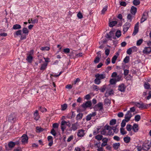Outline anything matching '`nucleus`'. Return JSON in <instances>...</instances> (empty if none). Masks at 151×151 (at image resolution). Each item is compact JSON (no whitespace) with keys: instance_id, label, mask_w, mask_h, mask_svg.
I'll return each instance as SVG.
<instances>
[{"instance_id":"obj_25","label":"nucleus","mask_w":151,"mask_h":151,"mask_svg":"<svg viewBox=\"0 0 151 151\" xmlns=\"http://www.w3.org/2000/svg\"><path fill=\"white\" fill-rule=\"evenodd\" d=\"M142 150V147L140 146L137 145V146H135L134 149L133 150V151H141Z\"/></svg>"},{"instance_id":"obj_46","label":"nucleus","mask_w":151,"mask_h":151,"mask_svg":"<svg viewBox=\"0 0 151 151\" xmlns=\"http://www.w3.org/2000/svg\"><path fill=\"white\" fill-rule=\"evenodd\" d=\"M47 63H44L42 65L40 69L41 70H45L47 67Z\"/></svg>"},{"instance_id":"obj_61","label":"nucleus","mask_w":151,"mask_h":151,"mask_svg":"<svg viewBox=\"0 0 151 151\" xmlns=\"http://www.w3.org/2000/svg\"><path fill=\"white\" fill-rule=\"evenodd\" d=\"M100 58L99 57H97L96 58V59H95L94 60V62L95 63H98L99 61Z\"/></svg>"},{"instance_id":"obj_54","label":"nucleus","mask_w":151,"mask_h":151,"mask_svg":"<svg viewBox=\"0 0 151 151\" xmlns=\"http://www.w3.org/2000/svg\"><path fill=\"white\" fill-rule=\"evenodd\" d=\"M59 127V124L57 123H55L52 124V127L53 128H58Z\"/></svg>"},{"instance_id":"obj_27","label":"nucleus","mask_w":151,"mask_h":151,"mask_svg":"<svg viewBox=\"0 0 151 151\" xmlns=\"http://www.w3.org/2000/svg\"><path fill=\"white\" fill-rule=\"evenodd\" d=\"M120 145L119 143H116L113 144V147L115 150H117L118 149Z\"/></svg>"},{"instance_id":"obj_10","label":"nucleus","mask_w":151,"mask_h":151,"mask_svg":"<svg viewBox=\"0 0 151 151\" xmlns=\"http://www.w3.org/2000/svg\"><path fill=\"white\" fill-rule=\"evenodd\" d=\"M8 120L10 122L12 123L14 122L16 120L15 114H10L8 117Z\"/></svg>"},{"instance_id":"obj_6","label":"nucleus","mask_w":151,"mask_h":151,"mask_svg":"<svg viewBox=\"0 0 151 151\" xmlns=\"http://www.w3.org/2000/svg\"><path fill=\"white\" fill-rule=\"evenodd\" d=\"M86 134L85 131L83 129H79L77 132V136L79 137H82Z\"/></svg>"},{"instance_id":"obj_63","label":"nucleus","mask_w":151,"mask_h":151,"mask_svg":"<svg viewBox=\"0 0 151 151\" xmlns=\"http://www.w3.org/2000/svg\"><path fill=\"white\" fill-rule=\"evenodd\" d=\"M109 50L108 49H106L105 50V54L106 55V56H108L109 53Z\"/></svg>"},{"instance_id":"obj_28","label":"nucleus","mask_w":151,"mask_h":151,"mask_svg":"<svg viewBox=\"0 0 151 151\" xmlns=\"http://www.w3.org/2000/svg\"><path fill=\"white\" fill-rule=\"evenodd\" d=\"M141 119V116L139 115H135L134 117V120L136 122H139Z\"/></svg>"},{"instance_id":"obj_2","label":"nucleus","mask_w":151,"mask_h":151,"mask_svg":"<svg viewBox=\"0 0 151 151\" xmlns=\"http://www.w3.org/2000/svg\"><path fill=\"white\" fill-rule=\"evenodd\" d=\"M133 105H134L139 108L140 109H146L147 108V104L145 105L144 104L142 103H140L137 102H133Z\"/></svg>"},{"instance_id":"obj_59","label":"nucleus","mask_w":151,"mask_h":151,"mask_svg":"<svg viewBox=\"0 0 151 151\" xmlns=\"http://www.w3.org/2000/svg\"><path fill=\"white\" fill-rule=\"evenodd\" d=\"M106 89V87L105 86H103L100 89V91L101 92H104Z\"/></svg>"},{"instance_id":"obj_45","label":"nucleus","mask_w":151,"mask_h":151,"mask_svg":"<svg viewBox=\"0 0 151 151\" xmlns=\"http://www.w3.org/2000/svg\"><path fill=\"white\" fill-rule=\"evenodd\" d=\"M116 120L115 119H112L110 122V124L111 125H114L116 124Z\"/></svg>"},{"instance_id":"obj_1","label":"nucleus","mask_w":151,"mask_h":151,"mask_svg":"<svg viewBox=\"0 0 151 151\" xmlns=\"http://www.w3.org/2000/svg\"><path fill=\"white\" fill-rule=\"evenodd\" d=\"M70 125V123L68 122H66L64 120L62 121L61 124V128L63 133H64L65 129L67 126L69 127Z\"/></svg>"},{"instance_id":"obj_20","label":"nucleus","mask_w":151,"mask_h":151,"mask_svg":"<svg viewBox=\"0 0 151 151\" xmlns=\"http://www.w3.org/2000/svg\"><path fill=\"white\" fill-rule=\"evenodd\" d=\"M78 125L77 122L73 124L71 127V129L73 131L76 130L78 129Z\"/></svg>"},{"instance_id":"obj_39","label":"nucleus","mask_w":151,"mask_h":151,"mask_svg":"<svg viewBox=\"0 0 151 151\" xmlns=\"http://www.w3.org/2000/svg\"><path fill=\"white\" fill-rule=\"evenodd\" d=\"M40 50L42 51H48L49 50L50 48L48 47H42L40 48Z\"/></svg>"},{"instance_id":"obj_22","label":"nucleus","mask_w":151,"mask_h":151,"mask_svg":"<svg viewBox=\"0 0 151 151\" xmlns=\"http://www.w3.org/2000/svg\"><path fill=\"white\" fill-rule=\"evenodd\" d=\"M130 25L129 23H126L123 26V31L124 32H126L129 28V27Z\"/></svg>"},{"instance_id":"obj_64","label":"nucleus","mask_w":151,"mask_h":151,"mask_svg":"<svg viewBox=\"0 0 151 151\" xmlns=\"http://www.w3.org/2000/svg\"><path fill=\"white\" fill-rule=\"evenodd\" d=\"M91 115L89 114L86 117V120L87 121H89L91 119V116H90Z\"/></svg>"},{"instance_id":"obj_44","label":"nucleus","mask_w":151,"mask_h":151,"mask_svg":"<svg viewBox=\"0 0 151 151\" xmlns=\"http://www.w3.org/2000/svg\"><path fill=\"white\" fill-rule=\"evenodd\" d=\"M137 12V8L136 7L133 6V17H134L133 15H134Z\"/></svg>"},{"instance_id":"obj_40","label":"nucleus","mask_w":151,"mask_h":151,"mask_svg":"<svg viewBox=\"0 0 151 151\" xmlns=\"http://www.w3.org/2000/svg\"><path fill=\"white\" fill-rule=\"evenodd\" d=\"M103 136L101 135H98L95 137V138L98 140H101L102 139Z\"/></svg>"},{"instance_id":"obj_5","label":"nucleus","mask_w":151,"mask_h":151,"mask_svg":"<svg viewBox=\"0 0 151 151\" xmlns=\"http://www.w3.org/2000/svg\"><path fill=\"white\" fill-rule=\"evenodd\" d=\"M151 146L150 142H148L147 143H144L142 147V149L144 150H147L150 149Z\"/></svg>"},{"instance_id":"obj_57","label":"nucleus","mask_w":151,"mask_h":151,"mask_svg":"<svg viewBox=\"0 0 151 151\" xmlns=\"http://www.w3.org/2000/svg\"><path fill=\"white\" fill-rule=\"evenodd\" d=\"M70 49L68 48H65L63 49V51L65 53H68L70 52Z\"/></svg>"},{"instance_id":"obj_43","label":"nucleus","mask_w":151,"mask_h":151,"mask_svg":"<svg viewBox=\"0 0 151 151\" xmlns=\"http://www.w3.org/2000/svg\"><path fill=\"white\" fill-rule=\"evenodd\" d=\"M120 133L124 135L126 134L127 133L125 131L124 129L123 128L121 127L120 128Z\"/></svg>"},{"instance_id":"obj_38","label":"nucleus","mask_w":151,"mask_h":151,"mask_svg":"<svg viewBox=\"0 0 151 151\" xmlns=\"http://www.w3.org/2000/svg\"><path fill=\"white\" fill-rule=\"evenodd\" d=\"M128 122V121H127L125 119H123L121 124V127L123 128L126 125V123Z\"/></svg>"},{"instance_id":"obj_26","label":"nucleus","mask_w":151,"mask_h":151,"mask_svg":"<svg viewBox=\"0 0 151 151\" xmlns=\"http://www.w3.org/2000/svg\"><path fill=\"white\" fill-rule=\"evenodd\" d=\"M119 90L122 91H124L125 90V87L124 84H122L119 86Z\"/></svg>"},{"instance_id":"obj_4","label":"nucleus","mask_w":151,"mask_h":151,"mask_svg":"<svg viewBox=\"0 0 151 151\" xmlns=\"http://www.w3.org/2000/svg\"><path fill=\"white\" fill-rule=\"evenodd\" d=\"M22 31L21 30H19L16 31L14 33V35L15 37H16L17 36L19 35H21V40H23V39H25L26 38V36L23 35H22Z\"/></svg>"},{"instance_id":"obj_24","label":"nucleus","mask_w":151,"mask_h":151,"mask_svg":"<svg viewBox=\"0 0 151 151\" xmlns=\"http://www.w3.org/2000/svg\"><path fill=\"white\" fill-rule=\"evenodd\" d=\"M129 70H128L125 69L124 70V73L125 76L126 77V78L127 80H129L131 78L130 77L128 78V77H127V76H129V75H128V73H129ZM129 76L131 77L130 75Z\"/></svg>"},{"instance_id":"obj_15","label":"nucleus","mask_w":151,"mask_h":151,"mask_svg":"<svg viewBox=\"0 0 151 151\" xmlns=\"http://www.w3.org/2000/svg\"><path fill=\"white\" fill-rule=\"evenodd\" d=\"M148 17V13L147 12L144 13L141 19V23H142L147 19Z\"/></svg>"},{"instance_id":"obj_8","label":"nucleus","mask_w":151,"mask_h":151,"mask_svg":"<svg viewBox=\"0 0 151 151\" xmlns=\"http://www.w3.org/2000/svg\"><path fill=\"white\" fill-rule=\"evenodd\" d=\"M132 111V107L130 108V110L127 111L125 115V119L127 121H128L131 117V112Z\"/></svg>"},{"instance_id":"obj_19","label":"nucleus","mask_w":151,"mask_h":151,"mask_svg":"<svg viewBox=\"0 0 151 151\" xmlns=\"http://www.w3.org/2000/svg\"><path fill=\"white\" fill-rule=\"evenodd\" d=\"M151 52V47H145L143 50V52L145 54L149 53Z\"/></svg>"},{"instance_id":"obj_48","label":"nucleus","mask_w":151,"mask_h":151,"mask_svg":"<svg viewBox=\"0 0 151 151\" xmlns=\"http://www.w3.org/2000/svg\"><path fill=\"white\" fill-rule=\"evenodd\" d=\"M121 32L119 30L117 31L116 33V36L118 38H119L121 36Z\"/></svg>"},{"instance_id":"obj_58","label":"nucleus","mask_w":151,"mask_h":151,"mask_svg":"<svg viewBox=\"0 0 151 151\" xmlns=\"http://www.w3.org/2000/svg\"><path fill=\"white\" fill-rule=\"evenodd\" d=\"M107 10V6L104 7L101 11V13L104 14Z\"/></svg>"},{"instance_id":"obj_56","label":"nucleus","mask_w":151,"mask_h":151,"mask_svg":"<svg viewBox=\"0 0 151 151\" xmlns=\"http://www.w3.org/2000/svg\"><path fill=\"white\" fill-rule=\"evenodd\" d=\"M73 138V135H71L70 136L68 139H67V141L68 142H70L72 140Z\"/></svg>"},{"instance_id":"obj_3","label":"nucleus","mask_w":151,"mask_h":151,"mask_svg":"<svg viewBox=\"0 0 151 151\" xmlns=\"http://www.w3.org/2000/svg\"><path fill=\"white\" fill-rule=\"evenodd\" d=\"M33 55V50H31L29 52L28 55L26 59L27 60L29 63H31L32 62Z\"/></svg>"},{"instance_id":"obj_33","label":"nucleus","mask_w":151,"mask_h":151,"mask_svg":"<svg viewBox=\"0 0 151 151\" xmlns=\"http://www.w3.org/2000/svg\"><path fill=\"white\" fill-rule=\"evenodd\" d=\"M67 107V105L65 104L61 106V110L62 111L65 110Z\"/></svg>"},{"instance_id":"obj_7","label":"nucleus","mask_w":151,"mask_h":151,"mask_svg":"<svg viewBox=\"0 0 151 151\" xmlns=\"http://www.w3.org/2000/svg\"><path fill=\"white\" fill-rule=\"evenodd\" d=\"M121 76H118L117 78H112L110 80V83L111 84H114L117 81H119L121 79Z\"/></svg>"},{"instance_id":"obj_34","label":"nucleus","mask_w":151,"mask_h":151,"mask_svg":"<svg viewBox=\"0 0 151 151\" xmlns=\"http://www.w3.org/2000/svg\"><path fill=\"white\" fill-rule=\"evenodd\" d=\"M124 141L126 143L129 142L130 140V138L129 137H126L124 138Z\"/></svg>"},{"instance_id":"obj_31","label":"nucleus","mask_w":151,"mask_h":151,"mask_svg":"<svg viewBox=\"0 0 151 151\" xmlns=\"http://www.w3.org/2000/svg\"><path fill=\"white\" fill-rule=\"evenodd\" d=\"M22 32L24 34H25L26 35H28L29 31L27 29L26 27H24L22 29Z\"/></svg>"},{"instance_id":"obj_62","label":"nucleus","mask_w":151,"mask_h":151,"mask_svg":"<svg viewBox=\"0 0 151 151\" xmlns=\"http://www.w3.org/2000/svg\"><path fill=\"white\" fill-rule=\"evenodd\" d=\"M110 62V59L109 58H107L106 60V61L105 62L106 64L108 65L109 64Z\"/></svg>"},{"instance_id":"obj_47","label":"nucleus","mask_w":151,"mask_h":151,"mask_svg":"<svg viewBox=\"0 0 151 151\" xmlns=\"http://www.w3.org/2000/svg\"><path fill=\"white\" fill-rule=\"evenodd\" d=\"M118 76H120L119 75H117L116 72H113L111 76L112 77L114 78H117V77Z\"/></svg>"},{"instance_id":"obj_13","label":"nucleus","mask_w":151,"mask_h":151,"mask_svg":"<svg viewBox=\"0 0 151 151\" xmlns=\"http://www.w3.org/2000/svg\"><path fill=\"white\" fill-rule=\"evenodd\" d=\"M114 92L112 89H108L106 91V92L105 96L106 97H108L110 95H113Z\"/></svg>"},{"instance_id":"obj_32","label":"nucleus","mask_w":151,"mask_h":151,"mask_svg":"<svg viewBox=\"0 0 151 151\" xmlns=\"http://www.w3.org/2000/svg\"><path fill=\"white\" fill-rule=\"evenodd\" d=\"M15 145V144L14 142H11L8 144V146L9 147V148H11L14 147Z\"/></svg>"},{"instance_id":"obj_17","label":"nucleus","mask_w":151,"mask_h":151,"mask_svg":"<svg viewBox=\"0 0 151 151\" xmlns=\"http://www.w3.org/2000/svg\"><path fill=\"white\" fill-rule=\"evenodd\" d=\"M139 125L137 124H134L133 125V131L135 132H137L139 130Z\"/></svg>"},{"instance_id":"obj_16","label":"nucleus","mask_w":151,"mask_h":151,"mask_svg":"<svg viewBox=\"0 0 151 151\" xmlns=\"http://www.w3.org/2000/svg\"><path fill=\"white\" fill-rule=\"evenodd\" d=\"M102 140L103 142L101 144V146L102 147H104L107 145V143L108 141V139L107 138H103L102 139Z\"/></svg>"},{"instance_id":"obj_51","label":"nucleus","mask_w":151,"mask_h":151,"mask_svg":"<svg viewBox=\"0 0 151 151\" xmlns=\"http://www.w3.org/2000/svg\"><path fill=\"white\" fill-rule=\"evenodd\" d=\"M51 133L54 136H55L56 135V133L54 128L51 130Z\"/></svg>"},{"instance_id":"obj_23","label":"nucleus","mask_w":151,"mask_h":151,"mask_svg":"<svg viewBox=\"0 0 151 151\" xmlns=\"http://www.w3.org/2000/svg\"><path fill=\"white\" fill-rule=\"evenodd\" d=\"M34 119L37 120L39 118L40 116L37 110H36L34 114Z\"/></svg>"},{"instance_id":"obj_35","label":"nucleus","mask_w":151,"mask_h":151,"mask_svg":"<svg viewBox=\"0 0 151 151\" xmlns=\"http://www.w3.org/2000/svg\"><path fill=\"white\" fill-rule=\"evenodd\" d=\"M83 114L82 113H79L77 114L76 117V119L77 120H80L82 118Z\"/></svg>"},{"instance_id":"obj_37","label":"nucleus","mask_w":151,"mask_h":151,"mask_svg":"<svg viewBox=\"0 0 151 151\" xmlns=\"http://www.w3.org/2000/svg\"><path fill=\"white\" fill-rule=\"evenodd\" d=\"M140 2L139 0H134L133 1V4L137 6L140 4Z\"/></svg>"},{"instance_id":"obj_21","label":"nucleus","mask_w":151,"mask_h":151,"mask_svg":"<svg viewBox=\"0 0 151 151\" xmlns=\"http://www.w3.org/2000/svg\"><path fill=\"white\" fill-rule=\"evenodd\" d=\"M131 13L128 14L127 16V19L128 20L129 22H131L132 20V6L131 7L130 9Z\"/></svg>"},{"instance_id":"obj_29","label":"nucleus","mask_w":151,"mask_h":151,"mask_svg":"<svg viewBox=\"0 0 151 151\" xmlns=\"http://www.w3.org/2000/svg\"><path fill=\"white\" fill-rule=\"evenodd\" d=\"M117 22L116 21H113L110 22L109 23V26L111 27H112L117 24Z\"/></svg>"},{"instance_id":"obj_55","label":"nucleus","mask_w":151,"mask_h":151,"mask_svg":"<svg viewBox=\"0 0 151 151\" xmlns=\"http://www.w3.org/2000/svg\"><path fill=\"white\" fill-rule=\"evenodd\" d=\"M144 86L145 88L148 89L150 88V85L148 83H145L144 84Z\"/></svg>"},{"instance_id":"obj_18","label":"nucleus","mask_w":151,"mask_h":151,"mask_svg":"<svg viewBox=\"0 0 151 151\" xmlns=\"http://www.w3.org/2000/svg\"><path fill=\"white\" fill-rule=\"evenodd\" d=\"M139 24V23L138 22H137L134 26V30L133 33V34L134 35H135L138 31Z\"/></svg>"},{"instance_id":"obj_11","label":"nucleus","mask_w":151,"mask_h":151,"mask_svg":"<svg viewBox=\"0 0 151 151\" xmlns=\"http://www.w3.org/2000/svg\"><path fill=\"white\" fill-rule=\"evenodd\" d=\"M103 109V104L101 102H99L94 107L95 110H100Z\"/></svg>"},{"instance_id":"obj_9","label":"nucleus","mask_w":151,"mask_h":151,"mask_svg":"<svg viewBox=\"0 0 151 151\" xmlns=\"http://www.w3.org/2000/svg\"><path fill=\"white\" fill-rule=\"evenodd\" d=\"M21 141L23 144H25L27 143L28 137L27 135L24 134L21 137Z\"/></svg>"},{"instance_id":"obj_49","label":"nucleus","mask_w":151,"mask_h":151,"mask_svg":"<svg viewBox=\"0 0 151 151\" xmlns=\"http://www.w3.org/2000/svg\"><path fill=\"white\" fill-rule=\"evenodd\" d=\"M77 16L78 18L80 19L82 18L83 17L82 14L80 12L78 13Z\"/></svg>"},{"instance_id":"obj_36","label":"nucleus","mask_w":151,"mask_h":151,"mask_svg":"<svg viewBox=\"0 0 151 151\" xmlns=\"http://www.w3.org/2000/svg\"><path fill=\"white\" fill-rule=\"evenodd\" d=\"M94 82L95 84L97 85L101 83V80L97 78H96Z\"/></svg>"},{"instance_id":"obj_53","label":"nucleus","mask_w":151,"mask_h":151,"mask_svg":"<svg viewBox=\"0 0 151 151\" xmlns=\"http://www.w3.org/2000/svg\"><path fill=\"white\" fill-rule=\"evenodd\" d=\"M142 41L143 40L142 39H140L138 40L137 42V45L138 46L140 45L142 42Z\"/></svg>"},{"instance_id":"obj_14","label":"nucleus","mask_w":151,"mask_h":151,"mask_svg":"<svg viewBox=\"0 0 151 151\" xmlns=\"http://www.w3.org/2000/svg\"><path fill=\"white\" fill-rule=\"evenodd\" d=\"M91 105V102L90 101H88L82 105V107L84 108L90 107Z\"/></svg>"},{"instance_id":"obj_60","label":"nucleus","mask_w":151,"mask_h":151,"mask_svg":"<svg viewBox=\"0 0 151 151\" xmlns=\"http://www.w3.org/2000/svg\"><path fill=\"white\" fill-rule=\"evenodd\" d=\"M113 139L117 141H119L120 140L119 137L117 136H114L113 137Z\"/></svg>"},{"instance_id":"obj_12","label":"nucleus","mask_w":151,"mask_h":151,"mask_svg":"<svg viewBox=\"0 0 151 151\" xmlns=\"http://www.w3.org/2000/svg\"><path fill=\"white\" fill-rule=\"evenodd\" d=\"M95 76L96 78H98L100 80L105 78L106 77V74L104 73L101 74L97 73L96 74Z\"/></svg>"},{"instance_id":"obj_42","label":"nucleus","mask_w":151,"mask_h":151,"mask_svg":"<svg viewBox=\"0 0 151 151\" xmlns=\"http://www.w3.org/2000/svg\"><path fill=\"white\" fill-rule=\"evenodd\" d=\"M117 58V56L115 55L113 57L112 60H111V62L113 64H114L115 63V61L116 60Z\"/></svg>"},{"instance_id":"obj_50","label":"nucleus","mask_w":151,"mask_h":151,"mask_svg":"<svg viewBox=\"0 0 151 151\" xmlns=\"http://www.w3.org/2000/svg\"><path fill=\"white\" fill-rule=\"evenodd\" d=\"M132 126L130 125L127 124L126 126V129L128 131H130L132 129Z\"/></svg>"},{"instance_id":"obj_30","label":"nucleus","mask_w":151,"mask_h":151,"mask_svg":"<svg viewBox=\"0 0 151 151\" xmlns=\"http://www.w3.org/2000/svg\"><path fill=\"white\" fill-rule=\"evenodd\" d=\"M21 28L20 25L19 24H16L13 25V28L14 29H20Z\"/></svg>"},{"instance_id":"obj_52","label":"nucleus","mask_w":151,"mask_h":151,"mask_svg":"<svg viewBox=\"0 0 151 151\" xmlns=\"http://www.w3.org/2000/svg\"><path fill=\"white\" fill-rule=\"evenodd\" d=\"M132 52V48H129L127 51V53L129 55L131 54Z\"/></svg>"},{"instance_id":"obj_41","label":"nucleus","mask_w":151,"mask_h":151,"mask_svg":"<svg viewBox=\"0 0 151 151\" xmlns=\"http://www.w3.org/2000/svg\"><path fill=\"white\" fill-rule=\"evenodd\" d=\"M129 60V57L126 56L123 60V62L125 63H128Z\"/></svg>"}]
</instances>
